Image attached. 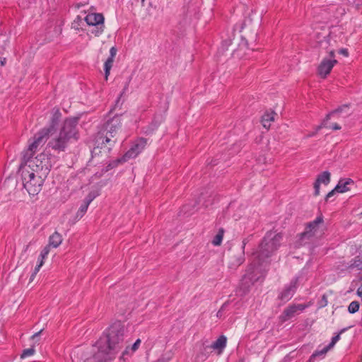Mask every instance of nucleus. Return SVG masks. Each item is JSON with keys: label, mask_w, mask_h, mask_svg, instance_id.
Returning <instances> with one entry per match:
<instances>
[{"label": "nucleus", "mask_w": 362, "mask_h": 362, "mask_svg": "<svg viewBox=\"0 0 362 362\" xmlns=\"http://www.w3.org/2000/svg\"><path fill=\"white\" fill-rule=\"evenodd\" d=\"M124 346V329L119 326L112 327L106 336L100 337L94 346V355L85 362H107L115 358Z\"/></svg>", "instance_id": "nucleus-1"}, {"label": "nucleus", "mask_w": 362, "mask_h": 362, "mask_svg": "<svg viewBox=\"0 0 362 362\" xmlns=\"http://www.w3.org/2000/svg\"><path fill=\"white\" fill-rule=\"evenodd\" d=\"M78 122L77 118L66 119L59 134L49 141L48 146L56 151L62 152L70 143L77 141L79 139Z\"/></svg>", "instance_id": "nucleus-2"}, {"label": "nucleus", "mask_w": 362, "mask_h": 362, "mask_svg": "<svg viewBox=\"0 0 362 362\" xmlns=\"http://www.w3.org/2000/svg\"><path fill=\"white\" fill-rule=\"evenodd\" d=\"M283 239L281 233L276 231H268L259 245L256 251L252 253L253 261H257L259 264H263L271 257L279 248Z\"/></svg>", "instance_id": "nucleus-3"}, {"label": "nucleus", "mask_w": 362, "mask_h": 362, "mask_svg": "<svg viewBox=\"0 0 362 362\" xmlns=\"http://www.w3.org/2000/svg\"><path fill=\"white\" fill-rule=\"evenodd\" d=\"M20 173L23 182V187L30 194L35 196L42 190V185L47 175L44 173H37L30 169L20 168Z\"/></svg>", "instance_id": "nucleus-4"}, {"label": "nucleus", "mask_w": 362, "mask_h": 362, "mask_svg": "<svg viewBox=\"0 0 362 362\" xmlns=\"http://www.w3.org/2000/svg\"><path fill=\"white\" fill-rule=\"evenodd\" d=\"M60 117L61 113L59 110H57L52 117L51 125L49 127L42 129L35 134L33 141L30 143L28 148L25 153V158L32 157L40 147L43 146L47 141L54 126L58 123Z\"/></svg>", "instance_id": "nucleus-5"}, {"label": "nucleus", "mask_w": 362, "mask_h": 362, "mask_svg": "<svg viewBox=\"0 0 362 362\" xmlns=\"http://www.w3.org/2000/svg\"><path fill=\"white\" fill-rule=\"evenodd\" d=\"M122 122L119 116H115L107 120L97 136V141L101 144H107L110 146L115 144V138L119 130L121 129Z\"/></svg>", "instance_id": "nucleus-6"}, {"label": "nucleus", "mask_w": 362, "mask_h": 362, "mask_svg": "<svg viewBox=\"0 0 362 362\" xmlns=\"http://www.w3.org/2000/svg\"><path fill=\"white\" fill-rule=\"evenodd\" d=\"M52 166L51 158L45 153H41L35 158L28 157V160L21 168L30 169L37 173L48 175Z\"/></svg>", "instance_id": "nucleus-7"}, {"label": "nucleus", "mask_w": 362, "mask_h": 362, "mask_svg": "<svg viewBox=\"0 0 362 362\" xmlns=\"http://www.w3.org/2000/svg\"><path fill=\"white\" fill-rule=\"evenodd\" d=\"M257 261H253L249 265L246 270V273L241 281V286L245 290L246 293L249 288L255 282L258 281L263 275V269Z\"/></svg>", "instance_id": "nucleus-8"}, {"label": "nucleus", "mask_w": 362, "mask_h": 362, "mask_svg": "<svg viewBox=\"0 0 362 362\" xmlns=\"http://www.w3.org/2000/svg\"><path fill=\"white\" fill-rule=\"evenodd\" d=\"M147 144V139L144 138H139L136 139L129 151L122 158V161L126 162L129 159L136 158L145 148Z\"/></svg>", "instance_id": "nucleus-9"}, {"label": "nucleus", "mask_w": 362, "mask_h": 362, "mask_svg": "<svg viewBox=\"0 0 362 362\" xmlns=\"http://www.w3.org/2000/svg\"><path fill=\"white\" fill-rule=\"evenodd\" d=\"M308 305L304 304L291 305L287 307L279 316L281 322H284L293 317L298 312L303 311Z\"/></svg>", "instance_id": "nucleus-10"}, {"label": "nucleus", "mask_w": 362, "mask_h": 362, "mask_svg": "<svg viewBox=\"0 0 362 362\" xmlns=\"http://www.w3.org/2000/svg\"><path fill=\"white\" fill-rule=\"evenodd\" d=\"M336 64H337V60L335 59L325 57L317 67L319 76L323 78H326Z\"/></svg>", "instance_id": "nucleus-11"}, {"label": "nucleus", "mask_w": 362, "mask_h": 362, "mask_svg": "<svg viewBox=\"0 0 362 362\" xmlns=\"http://www.w3.org/2000/svg\"><path fill=\"white\" fill-rule=\"evenodd\" d=\"M298 287V278H295L285 286L284 290L280 293L279 298L284 302L288 301L294 295Z\"/></svg>", "instance_id": "nucleus-12"}, {"label": "nucleus", "mask_w": 362, "mask_h": 362, "mask_svg": "<svg viewBox=\"0 0 362 362\" xmlns=\"http://www.w3.org/2000/svg\"><path fill=\"white\" fill-rule=\"evenodd\" d=\"M348 110H349V105H344L342 106L339 107L336 110L330 112L329 113H328L326 115L325 118L323 119V121L322 122L321 124L316 127L315 132H313V134H310L309 136H311L315 135V134L320 129H321L323 127H326V122H327V121L329 119H330V118L332 117H334L335 115H339V114L343 113V112L345 113V116H348L349 115V113L348 112Z\"/></svg>", "instance_id": "nucleus-13"}, {"label": "nucleus", "mask_w": 362, "mask_h": 362, "mask_svg": "<svg viewBox=\"0 0 362 362\" xmlns=\"http://www.w3.org/2000/svg\"><path fill=\"white\" fill-rule=\"evenodd\" d=\"M117 49L115 47H112L110 49V56L105 62L104 70H105V78L107 80L110 75V70L112 67L114 59L117 54Z\"/></svg>", "instance_id": "nucleus-14"}, {"label": "nucleus", "mask_w": 362, "mask_h": 362, "mask_svg": "<svg viewBox=\"0 0 362 362\" xmlns=\"http://www.w3.org/2000/svg\"><path fill=\"white\" fill-rule=\"evenodd\" d=\"M322 223L323 217L322 215H320L313 221H311L307 224L305 230L309 232V233L313 237H315V235L319 230L320 225Z\"/></svg>", "instance_id": "nucleus-15"}, {"label": "nucleus", "mask_w": 362, "mask_h": 362, "mask_svg": "<svg viewBox=\"0 0 362 362\" xmlns=\"http://www.w3.org/2000/svg\"><path fill=\"white\" fill-rule=\"evenodd\" d=\"M85 21L90 26H97L104 23V17L101 13H92L85 17Z\"/></svg>", "instance_id": "nucleus-16"}, {"label": "nucleus", "mask_w": 362, "mask_h": 362, "mask_svg": "<svg viewBox=\"0 0 362 362\" xmlns=\"http://www.w3.org/2000/svg\"><path fill=\"white\" fill-rule=\"evenodd\" d=\"M354 181L351 178L340 179L334 187L337 192L344 193L351 190L350 185H354Z\"/></svg>", "instance_id": "nucleus-17"}, {"label": "nucleus", "mask_w": 362, "mask_h": 362, "mask_svg": "<svg viewBox=\"0 0 362 362\" xmlns=\"http://www.w3.org/2000/svg\"><path fill=\"white\" fill-rule=\"evenodd\" d=\"M314 237H313L309 232L305 230L304 232L300 233L298 236L297 240L295 242V247H300L306 244L310 243Z\"/></svg>", "instance_id": "nucleus-18"}, {"label": "nucleus", "mask_w": 362, "mask_h": 362, "mask_svg": "<svg viewBox=\"0 0 362 362\" xmlns=\"http://www.w3.org/2000/svg\"><path fill=\"white\" fill-rule=\"evenodd\" d=\"M62 236L58 232H54L49 238V244L47 246L52 247L54 248L58 247L62 243Z\"/></svg>", "instance_id": "nucleus-19"}, {"label": "nucleus", "mask_w": 362, "mask_h": 362, "mask_svg": "<svg viewBox=\"0 0 362 362\" xmlns=\"http://www.w3.org/2000/svg\"><path fill=\"white\" fill-rule=\"evenodd\" d=\"M226 342L227 338L224 335H221L211 345V348L214 350H218L219 352H222L226 346Z\"/></svg>", "instance_id": "nucleus-20"}, {"label": "nucleus", "mask_w": 362, "mask_h": 362, "mask_svg": "<svg viewBox=\"0 0 362 362\" xmlns=\"http://www.w3.org/2000/svg\"><path fill=\"white\" fill-rule=\"evenodd\" d=\"M330 177L331 174L329 172L324 171L317 175L315 182L320 185L324 184L325 185H327L330 182Z\"/></svg>", "instance_id": "nucleus-21"}, {"label": "nucleus", "mask_w": 362, "mask_h": 362, "mask_svg": "<svg viewBox=\"0 0 362 362\" xmlns=\"http://www.w3.org/2000/svg\"><path fill=\"white\" fill-rule=\"evenodd\" d=\"M93 197H87L84 202V203L80 206L78 211H77L76 216L78 218H82L85 213L87 211L89 204L93 201Z\"/></svg>", "instance_id": "nucleus-22"}, {"label": "nucleus", "mask_w": 362, "mask_h": 362, "mask_svg": "<svg viewBox=\"0 0 362 362\" xmlns=\"http://www.w3.org/2000/svg\"><path fill=\"white\" fill-rule=\"evenodd\" d=\"M140 344H141V340L139 339H138L134 343V344L132 345V346L131 348H129V346H127L125 350L122 352V354L120 358L122 359L123 361H125V356L129 355L130 351L132 353H133L135 351H136L139 349Z\"/></svg>", "instance_id": "nucleus-23"}, {"label": "nucleus", "mask_w": 362, "mask_h": 362, "mask_svg": "<svg viewBox=\"0 0 362 362\" xmlns=\"http://www.w3.org/2000/svg\"><path fill=\"white\" fill-rule=\"evenodd\" d=\"M349 268H356L358 270H362V255L356 256L353 259H351Z\"/></svg>", "instance_id": "nucleus-24"}, {"label": "nucleus", "mask_w": 362, "mask_h": 362, "mask_svg": "<svg viewBox=\"0 0 362 362\" xmlns=\"http://www.w3.org/2000/svg\"><path fill=\"white\" fill-rule=\"evenodd\" d=\"M275 113L266 114L262 117V123L264 127L269 129L271 124L270 122L274 120Z\"/></svg>", "instance_id": "nucleus-25"}, {"label": "nucleus", "mask_w": 362, "mask_h": 362, "mask_svg": "<svg viewBox=\"0 0 362 362\" xmlns=\"http://www.w3.org/2000/svg\"><path fill=\"white\" fill-rule=\"evenodd\" d=\"M224 230L223 229H220L218 233L215 235L212 240V244L215 246H218L221 244L223 238Z\"/></svg>", "instance_id": "nucleus-26"}, {"label": "nucleus", "mask_w": 362, "mask_h": 362, "mask_svg": "<svg viewBox=\"0 0 362 362\" xmlns=\"http://www.w3.org/2000/svg\"><path fill=\"white\" fill-rule=\"evenodd\" d=\"M91 29L89 30V32L94 35L95 36H99L104 31V23L100 25H98L97 26H91Z\"/></svg>", "instance_id": "nucleus-27"}, {"label": "nucleus", "mask_w": 362, "mask_h": 362, "mask_svg": "<svg viewBox=\"0 0 362 362\" xmlns=\"http://www.w3.org/2000/svg\"><path fill=\"white\" fill-rule=\"evenodd\" d=\"M359 309V303L358 301H352L349 307H348V311L351 313H356Z\"/></svg>", "instance_id": "nucleus-28"}, {"label": "nucleus", "mask_w": 362, "mask_h": 362, "mask_svg": "<svg viewBox=\"0 0 362 362\" xmlns=\"http://www.w3.org/2000/svg\"><path fill=\"white\" fill-rule=\"evenodd\" d=\"M49 246H45L40 252V255L38 257V262L40 261L44 262L45 259L47 258V255H49Z\"/></svg>", "instance_id": "nucleus-29"}, {"label": "nucleus", "mask_w": 362, "mask_h": 362, "mask_svg": "<svg viewBox=\"0 0 362 362\" xmlns=\"http://www.w3.org/2000/svg\"><path fill=\"white\" fill-rule=\"evenodd\" d=\"M346 330V329H341L339 333H338L337 335L334 336L332 338V340L330 341V343L327 345L328 346V348H333L334 346V345L336 344V343L340 339V334L341 333H343L344 331Z\"/></svg>", "instance_id": "nucleus-30"}, {"label": "nucleus", "mask_w": 362, "mask_h": 362, "mask_svg": "<svg viewBox=\"0 0 362 362\" xmlns=\"http://www.w3.org/2000/svg\"><path fill=\"white\" fill-rule=\"evenodd\" d=\"M331 349L328 348V346H326L324 347L322 350L320 351H315L311 356L310 359L313 358H315L317 356H325L328 351H329Z\"/></svg>", "instance_id": "nucleus-31"}, {"label": "nucleus", "mask_w": 362, "mask_h": 362, "mask_svg": "<svg viewBox=\"0 0 362 362\" xmlns=\"http://www.w3.org/2000/svg\"><path fill=\"white\" fill-rule=\"evenodd\" d=\"M35 353L34 347L24 349L21 355V358H25L33 356Z\"/></svg>", "instance_id": "nucleus-32"}, {"label": "nucleus", "mask_w": 362, "mask_h": 362, "mask_svg": "<svg viewBox=\"0 0 362 362\" xmlns=\"http://www.w3.org/2000/svg\"><path fill=\"white\" fill-rule=\"evenodd\" d=\"M43 264H44V262H42V261H40L37 263V264L36 265V267L34 269V272H33V274L30 276V281H33L34 280L36 274L38 273V272L40 271V268L42 267Z\"/></svg>", "instance_id": "nucleus-33"}, {"label": "nucleus", "mask_w": 362, "mask_h": 362, "mask_svg": "<svg viewBox=\"0 0 362 362\" xmlns=\"http://www.w3.org/2000/svg\"><path fill=\"white\" fill-rule=\"evenodd\" d=\"M43 264H44V262H42V261H40L37 263V264L36 265V267L34 269V272H33V274L30 276V281H33L34 280L36 274L38 273V272L40 271V268L42 267Z\"/></svg>", "instance_id": "nucleus-34"}, {"label": "nucleus", "mask_w": 362, "mask_h": 362, "mask_svg": "<svg viewBox=\"0 0 362 362\" xmlns=\"http://www.w3.org/2000/svg\"><path fill=\"white\" fill-rule=\"evenodd\" d=\"M318 44L320 47L327 49L329 45V40L327 37L325 36L322 40L318 42Z\"/></svg>", "instance_id": "nucleus-35"}, {"label": "nucleus", "mask_w": 362, "mask_h": 362, "mask_svg": "<svg viewBox=\"0 0 362 362\" xmlns=\"http://www.w3.org/2000/svg\"><path fill=\"white\" fill-rule=\"evenodd\" d=\"M320 184L315 182L314 183V195L318 196L320 194Z\"/></svg>", "instance_id": "nucleus-36"}, {"label": "nucleus", "mask_w": 362, "mask_h": 362, "mask_svg": "<svg viewBox=\"0 0 362 362\" xmlns=\"http://www.w3.org/2000/svg\"><path fill=\"white\" fill-rule=\"evenodd\" d=\"M320 307H325L327 305V297L326 295L322 296V299L320 303Z\"/></svg>", "instance_id": "nucleus-37"}, {"label": "nucleus", "mask_w": 362, "mask_h": 362, "mask_svg": "<svg viewBox=\"0 0 362 362\" xmlns=\"http://www.w3.org/2000/svg\"><path fill=\"white\" fill-rule=\"evenodd\" d=\"M130 81H131V78H129L128 81H127V83L120 94V96H122L128 90V87H129Z\"/></svg>", "instance_id": "nucleus-38"}, {"label": "nucleus", "mask_w": 362, "mask_h": 362, "mask_svg": "<svg viewBox=\"0 0 362 362\" xmlns=\"http://www.w3.org/2000/svg\"><path fill=\"white\" fill-rule=\"evenodd\" d=\"M325 127L331 128V129H332L333 130H339V129H341V126H340L339 124H337V123H334V124H333L332 125L329 126V127H327V126L326 125V127Z\"/></svg>", "instance_id": "nucleus-39"}, {"label": "nucleus", "mask_w": 362, "mask_h": 362, "mask_svg": "<svg viewBox=\"0 0 362 362\" xmlns=\"http://www.w3.org/2000/svg\"><path fill=\"white\" fill-rule=\"evenodd\" d=\"M327 52L329 54L328 59H335V52L334 49L328 50Z\"/></svg>", "instance_id": "nucleus-40"}, {"label": "nucleus", "mask_w": 362, "mask_h": 362, "mask_svg": "<svg viewBox=\"0 0 362 362\" xmlns=\"http://www.w3.org/2000/svg\"><path fill=\"white\" fill-rule=\"evenodd\" d=\"M335 192H337V190H334V189H333L332 191H330V192H329L326 195L325 200L327 202V201L329 199V198H330L331 197H332V196L334 194Z\"/></svg>", "instance_id": "nucleus-41"}, {"label": "nucleus", "mask_w": 362, "mask_h": 362, "mask_svg": "<svg viewBox=\"0 0 362 362\" xmlns=\"http://www.w3.org/2000/svg\"><path fill=\"white\" fill-rule=\"evenodd\" d=\"M339 53L344 55V57H348L349 56V52H348V50L346 49H340L339 50Z\"/></svg>", "instance_id": "nucleus-42"}, {"label": "nucleus", "mask_w": 362, "mask_h": 362, "mask_svg": "<svg viewBox=\"0 0 362 362\" xmlns=\"http://www.w3.org/2000/svg\"><path fill=\"white\" fill-rule=\"evenodd\" d=\"M228 303H225L222 305L221 309L218 311L217 313V316L219 317L221 316V312L224 310L225 307L227 305Z\"/></svg>", "instance_id": "nucleus-43"}, {"label": "nucleus", "mask_w": 362, "mask_h": 362, "mask_svg": "<svg viewBox=\"0 0 362 362\" xmlns=\"http://www.w3.org/2000/svg\"><path fill=\"white\" fill-rule=\"evenodd\" d=\"M243 261H244V259L243 257H240V258L237 259L235 266H236V267L240 266V264H243Z\"/></svg>", "instance_id": "nucleus-44"}, {"label": "nucleus", "mask_w": 362, "mask_h": 362, "mask_svg": "<svg viewBox=\"0 0 362 362\" xmlns=\"http://www.w3.org/2000/svg\"><path fill=\"white\" fill-rule=\"evenodd\" d=\"M357 294L362 297V284L357 289Z\"/></svg>", "instance_id": "nucleus-45"}, {"label": "nucleus", "mask_w": 362, "mask_h": 362, "mask_svg": "<svg viewBox=\"0 0 362 362\" xmlns=\"http://www.w3.org/2000/svg\"><path fill=\"white\" fill-rule=\"evenodd\" d=\"M42 332V329H41V330H40L39 332H37L35 333V334L31 337V338H32L33 339H35L37 337H38V336L41 334V332Z\"/></svg>", "instance_id": "nucleus-46"}, {"label": "nucleus", "mask_w": 362, "mask_h": 362, "mask_svg": "<svg viewBox=\"0 0 362 362\" xmlns=\"http://www.w3.org/2000/svg\"><path fill=\"white\" fill-rule=\"evenodd\" d=\"M6 58H1L0 59V64L1 66H4L6 64Z\"/></svg>", "instance_id": "nucleus-47"}, {"label": "nucleus", "mask_w": 362, "mask_h": 362, "mask_svg": "<svg viewBox=\"0 0 362 362\" xmlns=\"http://www.w3.org/2000/svg\"><path fill=\"white\" fill-rule=\"evenodd\" d=\"M246 244H247V240H246V239H245V240H243V250L245 249V247Z\"/></svg>", "instance_id": "nucleus-48"}]
</instances>
